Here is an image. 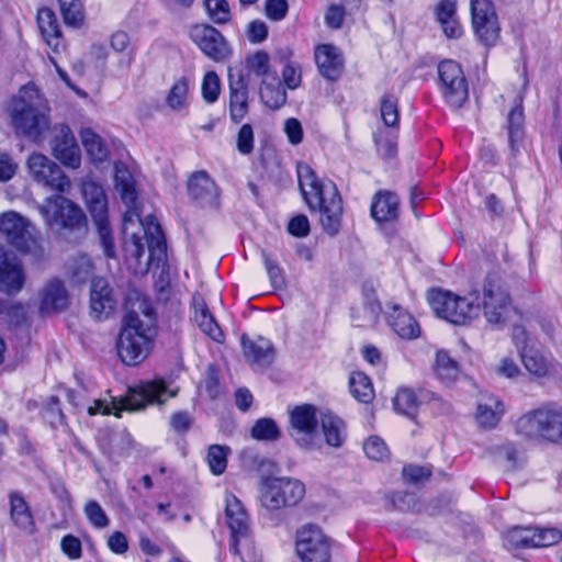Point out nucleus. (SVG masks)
Instances as JSON below:
<instances>
[{
	"label": "nucleus",
	"instance_id": "obj_12",
	"mask_svg": "<svg viewBox=\"0 0 562 562\" xmlns=\"http://www.w3.org/2000/svg\"><path fill=\"white\" fill-rule=\"evenodd\" d=\"M318 422L317 409L313 405L304 404L292 409L290 413L291 436L299 446L306 449L319 446Z\"/></svg>",
	"mask_w": 562,
	"mask_h": 562
},
{
	"label": "nucleus",
	"instance_id": "obj_25",
	"mask_svg": "<svg viewBox=\"0 0 562 562\" xmlns=\"http://www.w3.org/2000/svg\"><path fill=\"white\" fill-rule=\"evenodd\" d=\"M188 191L192 199L205 206H214L218 196L215 182L205 171H199L191 176L188 182Z\"/></svg>",
	"mask_w": 562,
	"mask_h": 562
},
{
	"label": "nucleus",
	"instance_id": "obj_47",
	"mask_svg": "<svg viewBox=\"0 0 562 562\" xmlns=\"http://www.w3.org/2000/svg\"><path fill=\"white\" fill-rule=\"evenodd\" d=\"M261 257L272 288L282 289L285 285V279L278 260L266 250L261 251Z\"/></svg>",
	"mask_w": 562,
	"mask_h": 562
},
{
	"label": "nucleus",
	"instance_id": "obj_7",
	"mask_svg": "<svg viewBox=\"0 0 562 562\" xmlns=\"http://www.w3.org/2000/svg\"><path fill=\"white\" fill-rule=\"evenodd\" d=\"M306 493L302 481L291 476H262L258 483L257 502L269 513L299 505Z\"/></svg>",
	"mask_w": 562,
	"mask_h": 562
},
{
	"label": "nucleus",
	"instance_id": "obj_14",
	"mask_svg": "<svg viewBox=\"0 0 562 562\" xmlns=\"http://www.w3.org/2000/svg\"><path fill=\"white\" fill-rule=\"evenodd\" d=\"M471 23L476 38L485 46H494L501 26L495 7L491 0H470Z\"/></svg>",
	"mask_w": 562,
	"mask_h": 562
},
{
	"label": "nucleus",
	"instance_id": "obj_29",
	"mask_svg": "<svg viewBox=\"0 0 562 562\" xmlns=\"http://www.w3.org/2000/svg\"><path fill=\"white\" fill-rule=\"evenodd\" d=\"M25 282V273L23 266L16 258L0 259V285L1 289L9 293L15 294L20 292Z\"/></svg>",
	"mask_w": 562,
	"mask_h": 562
},
{
	"label": "nucleus",
	"instance_id": "obj_57",
	"mask_svg": "<svg viewBox=\"0 0 562 562\" xmlns=\"http://www.w3.org/2000/svg\"><path fill=\"white\" fill-rule=\"evenodd\" d=\"M237 149L243 155H248L254 149V131L251 125L244 124L237 135Z\"/></svg>",
	"mask_w": 562,
	"mask_h": 562
},
{
	"label": "nucleus",
	"instance_id": "obj_46",
	"mask_svg": "<svg viewBox=\"0 0 562 562\" xmlns=\"http://www.w3.org/2000/svg\"><path fill=\"white\" fill-rule=\"evenodd\" d=\"M83 514L89 524L97 529H104L110 525L109 516L102 506L94 499H90L85 504Z\"/></svg>",
	"mask_w": 562,
	"mask_h": 562
},
{
	"label": "nucleus",
	"instance_id": "obj_6",
	"mask_svg": "<svg viewBox=\"0 0 562 562\" xmlns=\"http://www.w3.org/2000/svg\"><path fill=\"white\" fill-rule=\"evenodd\" d=\"M176 392L169 391L162 381H150L131 387L125 397L121 400L99 398L94 400L93 405L88 407L89 415H114L121 417L123 411L138 412L149 404H162L168 398L173 397Z\"/></svg>",
	"mask_w": 562,
	"mask_h": 562
},
{
	"label": "nucleus",
	"instance_id": "obj_61",
	"mask_svg": "<svg viewBox=\"0 0 562 562\" xmlns=\"http://www.w3.org/2000/svg\"><path fill=\"white\" fill-rule=\"evenodd\" d=\"M436 14L438 22L447 23L457 16V1L456 0H441L436 8Z\"/></svg>",
	"mask_w": 562,
	"mask_h": 562
},
{
	"label": "nucleus",
	"instance_id": "obj_51",
	"mask_svg": "<svg viewBox=\"0 0 562 562\" xmlns=\"http://www.w3.org/2000/svg\"><path fill=\"white\" fill-rule=\"evenodd\" d=\"M93 272L91 259L87 255H78L71 265L72 279L77 283H83L90 279Z\"/></svg>",
	"mask_w": 562,
	"mask_h": 562
},
{
	"label": "nucleus",
	"instance_id": "obj_27",
	"mask_svg": "<svg viewBox=\"0 0 562 562\" xmlns=\"http://www.w3.org/2000/svg\"><path fill=\"white\" fill-rule=\"evenodd\" d=\"M68 304V292L58 279L49 280L42 290L40 310L43 314L63 311Z\"/></svg>",
	"mask_w": 562,
	"mask_h": 562
},
{
	"label": "nucleus",
	"instance_id": "obj_35",
	"mask_svg": "<svg viewBox=\"0 0 562 562\" xmlns=\"http://www.w3.org/2000/svg\"><path fill=\"white\" fill-rule=\"evenodd\" d=\"M82 145L94 164H101L108 160L110 151L100 135L90 127L80 131Z\"/></svg>",
	"mask_w": 562,
	"mask_h": 562
},
{
	"label": "nucleus",
	"instance_id": "obj_41",
	"mask_svg": "<svg viewBox=\"0 0 562 562\" xmlns=\"http://www.w3.org/2000/svg\"><path fill=\"white\" fill-rule=\"evenodd\" d=\"M59 11L67 26L79 29L85 22V9L80 0H58Z\"/></svg>",
	"mask_w": 562,
	"mask_h": 562
},
{
	"label": "nucleus",
	"instance_id": "obj_33",
	"mask_svg": "<svg viewBox=\"0 0 562 562\" xmlns=\"http://www.w3.org/2000/svg\"><path fill=\"white\" fill-rule=\"evenodd\" d=\"M319 422L326 443L339 448L346 438L345 423L330 412L319 413Z\"/></svg>",
	"mask_w": 562,
	"mask_h": 562
},
{
	"label": "nucleus",
	"instance_id": "obj_60",
	"mask_svg": "<svg viewBox=\"0 0 562 562\" xmlns=\"http://www.w3.org/2000/svg\"><path fill=\"white\" fill-rule=\"evenodd\" d=\"M109 44L115 53H125L131 46L130 34L125 31L117 30L110 35Z\"/></svg>",
	"mask_w": 562,
	"mask_h": 562
},
{
	"label": "nucleus",
	"instance_id": "obj_13",
	"mask_svg": "<svg viewBox=\"0 0 562 562\" xmlns=\"http://www.w3.org/2000/svg\"><path fill=\"white\" fill-rule=\"evenodd\" d=\"M226 524L231 530V550L247 562L243 552L244 547H249V517L241 502L232 493L225 495Z\"/></svg>",
	"mask_w": 562,
	"mask_h": 562
},
{
	"label": "nucleus",
	"instance_id": "obj_42",
	"mask_svg": "<svg viewBox=\"0 0 562 562\" xmlns=\"http://www.w3.org/2000/svg\"><path fill=\"white\" fill-rule=\"evenodd\" d=\"M419 405V401L412 389L401 387L397 390L394 398V409L407 417H414Z\"/></svg>",
	"mask_w": 562,
	"mask_h": 562
},
{
	"label": "nucleus",
	"instance_id": "obj_17",
	"mask_svg": "<svg viewBox=\"0 0 562 562\" xmlns=\"http://www.w3.org/2000/svg\"><path fill=\"white\" fill-rule=\"evenodd\" d=\"M441 93L452 108H460L469 95L467 79L461 66L453 60H443L438 66Z\"/></svg>",
	"mask_w": 562,
	"mask_h": 562
},
{
	"label": "nucleus",
	"instance_id": "obj_22",
	"mask_svg": "<svg viewBox=\"0 0 562 562\" xmlns=\"http://www.w3.org/2000/svg\"><path fill=\"white\" fill-rule=\"evenodd\" d=\"M386 308L387 324L397 336L403 339H415L419 337L420 327L411 313L393 302H390Z\"/></svg>",
	"mask_w": 562,
	"mask_h": 562
},
{
	"label": "nucleus",
	"instance_id": "obj_10",
	"mask_svg": "<svg viewBox=\"0 0 562 562\" xmlns=\"http://www.w3.org/2000/svg\"><path fill=\"white\" fill-rule=\"evenodd\" d=\"M0 235L13 247L23 254L43 259L46 255L38 238L34 235V227L21 214L9 211L0 214Z\"/></svg>",
	"mask_w": 562,
	"mask_h": 562
},
{
	"label": "nucleus",
	"instance_id": "obj_19",
	"mask_svg": "<svg viewBox=\"0 0 562 562\" xmlns=\"http://www.w3.org/2000/svg\"><path fill=\"white\" fill-rule=\"evenodd\" d=\"M50 148L53 156L65 167L78 169L81 166V151L69 126L59 124L54 127Z\"/></svg>",
	"mask_w": 562,
	"mask_h": 562
},
{
	"label": "nucleus",
	"instance_id": "obj_2",
	"mask_svg": "<svg viewBox=\"0 0 562 562\" xmlns=\"http://www.w3.org/2000/svg\"><path fill=\"white\" fill-rule=\"evenodd\" d=\"M26 167L34 182L59 193L47 196L37 206L46 225L70 231L85 229L87 218L83 211L71 200L61 195L70 190L71 180L60 167L46 155L36 151L27 157Z\"/></svg>",
	"mask_w": 562,
	"mask_h": 562
},
{
	"label": "nucleus",
	"instance_id": "obj_5",
	"mask_svg": "<svg viewBox=\"0 0 562 562\" xmlns=\"http://www.w3.org/2000/svg\"><path fill=\"white\" fill-rule=\"evenodd\" d=\"M142 313L130 311L123 318L116 349L120 359L127 366H137L151 351L156 336L155 314L143 301L139 305Z\"/></svg>",
	"mask_w": 562,
	"mask_h": 562
},
{
	"label": "nucleus",
	"instance_id": "obj_26",
	"mask_svg": "<svg viewBox=\"0 0 562 562\" xmlns=\"http://www.w3.org/2000/svg\"><path fill=\"white\" fill-rule=\"evenodd\" d=\"M241 347L245 358L254 366L268 367L274 360L272 342L263 337L251 340L244 335Z\"/></svg>",
	"mask_w": 562,
	"mask_h": 562
},
{
	"label": "nucleus",
	"instance_id": "obj_53",
	"mask_svg": "<svg viewBox=\"0 0 562 562\" xmlns=\"http://www.w3.org/2000/svg\"><path fill=\"white\" fill-rule=\"evenodd\" d=\"M221 83L220 78L215 71H209L204 75L201 92L203 99L207 103H214L220 95Z\"/></svg>",
	"mask_w": 562,
	"mask_h": 562
},
{
	"label": "nucleus",
	"instance_id": "obj_45",
	"mask_svg": "<svg viewBox=\"0 0 562 562\" xmlns=\"http://www.w3.org/2000/svg\"><path fill=\"white\" fill-rule=\"evenodd\" d=\"M562 532L557 528L531 527V548H543L559 543Z\"/></svg>",
	"mask_w": 562,
	"mask_h": 562
},
{
	"label": "nucleus",
	"instance_id": "obj_18",
	"mask_svg": "<svg viewBox=\"0 0 562 562\" xmlns=\"http://www.w3.org/2000/svg\"><path fill=\"white\" fill-rule=\"evenodd\" d=\"M189 35L203 54L214 61H224L232 53L224 36L212 25H193L190 29Z\"/></svg>",
	"mask_w": 562,
	"mask_h": 562
},
{
	"label": "nucleus",
	"instance_id": "obj_3",
	"mask_svg": "<svg viewBox=\"0 0 562 562\" xmlns=\"http://www.w3.org/2000/svg\"><path fill=\"white\" fill-rule=\"evenodd\" d=\"M297 180L302 195L312 211H318L324 231L336 235L340 228L342 201L336 184L330 180H319L306 162L296 167Z\"/></svg>",
	"mask_w": 562,
	"mask_h": 562
},
{
	"label": "nucleus",
	"instance_id": "obj_11",
	"mask_svg": "<svg viewBox=\"0 0 562 562\" xmlns=\"http://www.w3.org/2000/svg\"><path fill=\"white\" fill-rule=\"evenodd\" d=\"M82 196L98 231L101 246L108 258H115V246L108 218V198L99 183L92 180L82 182Z\"/></svg>",
	"mask_w": 562,
	"mask_h": 562
},
{
	"label": "nucleus",
	"instance_id": "obj_9",
	"mask_svg": "<svg viewBox=\"0 0 562 562\" xmlns=\"http://www.w3.org/2000/svg\"><path fill=\"white\" fill-rule=\"evenodd\" d=\"M515 431L526 439L562 445V409L538 408L529 411L517 418Z\"/></svg>",
	"mask_w": 562,
	"mask_h": 562
},
{
	"label": "nucleus",
	"instance_id": "obj_37",
	"mask_svg": "<svg viewBox=\"0 0 562 562\" xmlns=\"http://www.w3.org/2000/svg\"><path fill=\"white\" fill-rule=\"evenodd\" d=\"M524 111L521 100L515 105L507 116L508 143L513 153L518 151L519 144L524 137Z\"/></svg>",
	"mask_w": 562,
	"mask_h": 562
},
{
	"label": "nucleus",
	"instance_id": "obj_55",
	"mask_svg": "<svg viewBox=\"0 0 562 562\" xmlns=\"http://www.w3.org/2000/svg\"><path fill=\"white\" fill-rule=\"evenodd\" d=\"M381 117L386 126H395L398 122L396 101L391 97H384L381 101Z\"/></svg>",
	"mask_w": 562,
	"mask_h": 562
},
{
	"label": "nucleus",
	"instance_id": "obj_24",
	"mask_svg": "<svg viewBox=\"0 0 562 562\" xmlns=\"http://www.w3.org/2000/svg\"><path fill=\"white\" fill-rule=\"evenodd\" d=\"M315 61L319 74L328 79L336 80L342 71V57L337 47L330 44H321L315 48Z\"/></svg>",
	"mask_w": 562,
	"mask_h": 562
},
{
	"label": "nucleus",
	"instance_id": "obj_63",
	"mask_svg": "<svg viewBox=\"0 0 562 562\" xmlns=\"http://www.w3.org/2000/svg\"><path fill=\"white\" fill-rule=\"evenodd\" d=\"M108 548L115 554H124L128 550L126 536L121 531H113L108 538Z\"/></svg>",
	"mask_w": 562,
	"mask_h": 562
},
{
	"label": "nucleus",
	"instance_id": "obj_38",
	"mask_svg": "<svg viewBox=\"0 0 562 562\" xmlns=\"http://www.w3.org/2000/svg\"><path fill=\"white\" fill-rule=\"evenodd\" d=\"M359 8L360 0H341L340 4H330L324 16L325 23L330 29H340L344 19L352 15Z\"/></svg>",
	"mask_w": 562,
	"mask_h": 562
},
{
	"label": "nucleus",
	"instance_id": "obj_34",
	"mask_svg": "<svg viewBox=\"0 0 562 562\" xmlns=\"http://www.w3.org/2000/svg\"><path fill=\"white\" fill-rule=\"evenodd\" d=\"M10 517L13 524L25 531L33 529V516L24 497L19 492L9 494Z\"/></svg>",
	"mask_w": 562,
	"mask_h": 562
},
{
	"label": "nucleus",
	"instance_id": "obj_8",
	"mask_svg": "<svg viewBox=\"0 0 562 562\" xmlns=\"http://www.w3.org/2000/svg\"><path fill=\"white\" fill-rule=\"evenodd\" d=\"M428 302L438 317L454 325L471 324L481 313L476 292L461 296L450 291L432 290L428 295Z\"/></svg>",
	"mask_w": 562,
	"mask_h": 562
},
{
	"label": "nucleus",
	"instance_id": "obj_40",
	"mask_svg": "<svg viewBox=\"0 0 562 562\" xmlns=\"http://www.w3.org/2000/svg\"><path fill=\"white\" fill-rule=\"evenodd\" d=\"M189 94V80L186 77L177 79L166 97L167 106L173 112L187 109Z\"/></svg>",
	"mask_w": 562,
	"mask_h": 562
},
{
	"label": "nucleus",
	"instance_id": "obj_43",
	"mask_svg": "<svg viewBox=\"0 0 562 562\" xmlns=\"http://www.w3.org/2000/svg\"><path fill=\"white\" fill-rule=\"evenodd\" d=\"M435 371L440 380L450 382L458 376L459 366L446 351H438L436 353Z\"/></svg>",
	"mask_w": 562,
	"mask_h": 562
},
{
	"label": "nucleus",
	"instance_id": "obj_21",
	"mask_svg": "<svg viewBox=\"0 0 562 562\" xmlns=\"http://www.w3.org/2000/svg\"><path fill=\"white\" fill-rule=\"evenodd\" d=\"M505 412V404L498 396L482 394L476 403L474 419L479 428L491 430L497 427Z\"/></svg>",
	"mask_w": 562,
	"mask_h": 562
},
{
	"label": "nucleus",
	"instance_id": "obj_1",
	"mask_svg": "<svg viewBox=\"0 0 562 562\" xmlns=\"http://www.w3.org/2000/svg\"><path fill=\"white\" fill-rule=\"evenodd\" d=\"M114 169L115 188L127 205L123 215L126 260L134 272L144 273L151 265L159 266L166 260L165 236L154 215L140 220V214L135 206V181L125 165L116 164Z\"/></svg>",
	"mask_w": 562,
	"mask_h": 562
},
{
	"label": "nucleus",
	"instance_id": "obj_64",
	"mask_svg": "<svg viewBox=\"0 0 562 562\" xmlns=\"http://www.w3.org/2000/svg\"><path fill=\"white\" fill-rule=\"evenodd\" d=\"M61 550L70 559H79L81 557V542L78 538L68 535L61 540Z\"/></svg>",
	"mask_w": 562,
	"mask_h": 562
},
{
	"label": "nucleus",
	"instance_id": "obj_23",
	"mask_svg": "<svg viewBox=\"0 0 562 562\" xmlns=\"http://www.w3.org/2000/svg\"><path fill=\"white\" fill-rule=\"evenodd\" d=\"M116 300L106 280L95 278L91 283V315L98 319L106 318L114 310Z\"/></svg>",
	"mask_w": 562,
	"mask_h": 562
},
{
	"label": "nucleus",
	"instance_id": "obj_54",
	"mask_svg": "<svg viewBox=\"0 0 562 562\" xmlns=\"http://www.w3.org/2000/svg\"><path fill=\"white\" fill-rule=\"evenodd\" d=\"M248 66L257 76H262L263 78H270L272 75H276L270 71L269 55L262 50L256 52L249 57Z\"/></svg>",
	"mask_w": 562,
	"mask_h": 562
},
{
	"label": "nucleus",
	"instance_id": "obj_52",
	"mask_svg": "<svg viewBox=\"0 0 562 562\" xmlns=\"http://www.w3.org/2000/svg\"><path fill=\"white\" fill-rule=\"evenodd\" d=\"M363 451L367 457L374 461H384L389 458L390 451L383 439L372 436L363 443Z\"/></svg>",
	"mask_w": 562,
	"mask_h": 562
},
{
	"label": "nucleus",
	"instance_id": "obj_59",
	"mask_svg": "<svg viewBox=\"0 0 562 562\" xmlns=\"http://www.w3.org/2000/svg\"><path fill=\"white\" fill-rule=\"evenodd\" d=\"M18 170V164L7 153H0V182L11 180Z\"/></svg>",
	"mask_w": 562,
	"mask_h": 562
},
{
	"label": "nucleus",
	"instance_id": "obj_44",
	"mask_svg": "<svg viewBox=\"0 0 562 562\" xmlns=\"http://www.w3.org/2000/svg\"><path fill=\"white\" fill-rule=\"evenodd\" d=\"M229 451L227 446L221 445H212L209 448L206 461L213 474L221 475L225 472Z\"/></svg>",
	"mask_w": 562,
	"mask_h": 562
},
{
	"label": "nucleus",
	"instance_id": "obj_31",
	"mask_svg": "<svg viewBox=\"0 0 562 562\" xmlns=\"http://www.w3.org/2000/svg\"><path fill=\"white\" fill-rule=\"evenodd\" d=\"M194 321L201 330L214 341L221 342L224 338L223 331L210 313L204 300L201 296H193Z\"/></svg>",
	"mask_w": 562,
	"mask_h": 562
},
{
	"label": "nucleus",
	"instance_id": "obj_48",
	"mask_svg": "<svg viewBox=\"0 0 562 562\" xmlns=\"http://www.w3.org/2000/svg\"><path fill=\"white\" fill-rule=\"evenodd\" d=\"M251 436L257 440L271 441L280 437V430L273 419L261 418L252 426Z\"/></svg>",
	"mask_w": 562,
	"mask_h": 562
},
{
	"label": "nucleus",
	"instance_id": "obj_16",
	"mask_svg": "<svg viewBox=\"0 0 562 562\" xmlns=\"http://www.w3.org/2000/svg\"><path fill=\"white\" fill-rule=\"evenodd\" d=\"M484 316L488 324L497 325L503 323L510 311V297L504 288L501 279L496 276H488L483 284L482 306Z\"/></svg>",
	"mask_w": 562,
	"mask_h": 562
},
{
	"label": "nucleus",
	"instance_id": "obj_4",
	"mask_svg": "<svg viewBox=\"0 0 562 562\" xmlns=\"http://www.w3.org/2000/svg\"><path fill=\"white\" fill-rule=\"evenodd\" d=\"M11 126L18 136L42 142L50 126L49 108L33 85L22 87L8 105Z\"/></svg>",
	"mask_w": 562,
	"mask_h": 562
},
{
	"label": "nucleus",
	"instance_id": "obj_20",
	"mask_svg": "<svg viewBox=\"0 0 562 562\" xmlns=\"http://www.w3.org/2000/svg\"><path fill=\"white\" fill-rule=\"evenodd\" d=\"M519 356L526 371L536 379L551 376L557 372V360L541 346L524 347Z\"/></svg>",
	"mask_w": 562,
	"mask_h": 562
},
{
	"label": "nucleus",
	"instance_id": "obj_58",
	"mask_svg": "<svg viewBox=\"0 0 562 562\" xmlns=\"http://www.w3.org/2000/svg\"><path fill=\"white\" fill-rule=\"evenodd\" d=\"M284 133L290 144L296 146L303 140V127L297 119L290 117L284 122Z\"/></svg>",
	"mask_w": 562,
	"mask_h": 562
},
{
	"label": "nucleus",
	"instance_id": "obj_49",
	"mask_svg": "<svg viewBox=\"0 0 562 562\" xmlns=\"http://www.w3.org/2000/svg\"><path fill=\"white\" fill-rule=\"evenodd\" d=\"M531 527H514L509 529L504 538L507 547L512 549L531 548Z\"/></svg>",
	"mask_w": 562,
	"mask_h": 562
},
{
	"label": "nucleus",
	"instance_id": "obj_50",
	"mask_svg": "<svg viewBox=\"0 0 562 562\" xmlns=\"http://www.w3.org/2000/svg\"><path fill=\"white\" fill-rule=\"evenodd\" d=\"M205 9L216 24H225L231 20L229 4L226 0H205Z\"/></svg>",
	"mask_w": 562,
	"mask_h": 562
},
{
	"label": "nucleus",
	"instance_id": "obj_56",
	"mask_svg": "<svg viewBox=\"0 0 562 562\" xmlns=\"http://www.w3.org/2000/svg\"><path fill=\"white\" fill-rule=\"evenodd\" d=\"M282 79L289 89H296L302 79L301 66L295 61H288L282 69Z\"/></svg>",
	"mask_w": 562,
	"mask_h": 562
},
{
	"label": "nucleus",
	"instance_id": "obj_30",
	"mask_svg": "<svg viewBox=\"0 0 562 562\" xmlns=\"http://www.w3.org/2000/svg\"><path fill=\"white\" fill-rule=\"evenodd\" d=\"M37 24L47 46L50 47L54 53H59V50L64 48V42L57 18L53 10L48 8L40 9L37 12Z\"/></svg>",
	"mask_w": 562,
	"mask_h": 562
},
{
	"label": "nucleus",
	"instance_id": "obj_15",
	"mask_svg": "<svg viewBox=\"0 0 562 562\" xmlns=\"http://www.w3.org/2000/svg\"><path fill=\"white\" fill-rule=\"evenodd\" d=\"M295 549L303 562H330L328 538L315 525H305L296 531Z\"/></svg>",
	"mask_w": 562,
	"mask_h": 562
},
{
	"label": "nucleus",
	"instance_id": "obj_32",
	"mask_svg": "<svg viewBox=\"0 0 562 562\" xmlns=\"http://www.w3.org/2000/svg\"><path fill=\"white\" fill-rule=\"evenodd\" d=\"M398 212V198L390 191H380L371 204V216L376 222H389L396 218Z\"/></svg>",
	"mask_w": 562,
	"mask_h": 562
},
{
	"label": "nucleus",
	"instance_id": "obj_39",
	"mask_svg": "<svg viewBox=\"0 0 562 562\" xmlns=\"http://www.w3.org/2000/svg\"><path fill=\"white\" fill-rule=\"evenodd\" d=\"M351 395L361 403H370L374 397L371 380L363 372L355 371L349 375Z\"/></svg>",
	"mask_w": 562,
	"mask_h": 562
},
{
	"label": "nucleus",
	"instance_id": "obj_62",
	"mask_svg": "<svg viewBox=\"0 0 562 562\" xmlns=\"http://www.w3.org/2000/svg\"><path fill=\"white\" fill-rule=\"evenodd\" d=\"M288 12V2L285 0H267L266 13L273 21L282 20Z\"/></svg>",
	"mask_w": 562,
	"mask_h": 562
},
{
	"label": "nucleus",
	"instance_id": "obj_28",
	"mask_svg": "<svg viewBox=\"0 0 562 562\" xmlns=\"http://www.w3.org/2000/svg\"><path fill=\"white\" fill-rule=\"evenodd\" d=\"M248 113V87L241 76L234 79L229 75V116L233 122H241Z\"/></svg>",
	"mask_w": 562,
	"mask_h": 562
},
{
	"label": "nucleus",
	"instance_id": "obj_36",
	"mask_svg": "<svg viewBox=\"0 0 562 562\" xmlns=\"http://www.w3.org/2000/svg\"><path fill=\"white\" fill-rule=\"evenodd\" d=\"M259 94L263 104L270 109H280L286 101V93L276 75L262 79Z\"/></svg>",
	"mask_w": 562,
	"mask_h": 562
}]
</instances>
